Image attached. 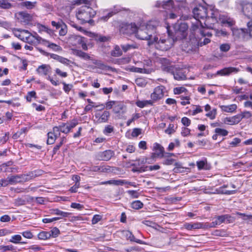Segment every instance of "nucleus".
<instances>
[{"label": "nucleus", "mask_w": 252, "mask_h": 252, "mask_svg": "<svg viewBox=\"0 0 252 252\" xmlns=\"http://www.w3.org/2000/svg\"><path fill=\"white\" fill-rule=\"evenodd\" d=\"M12 232L11 230L6 228L0 229V237L9 235L12 233Z\"/></svg>", "instance_id": "bf43d9fd"}, {"label": "nucleus", "mask_w": 252, "mask_h": 252, "mask_svg": "<svg viewBox=\"0 0 252 252\" xmlns=\"http://www.w3.org/2000/svg\"><path fill=\"white\" fill-rule=\"evenodd\" d=\"M220 21L222 25L231 28L233 27L236 23L235 21L233 18L225 15H220Z\"/></svg>", "instance_id": "aec40b11"}, {"label": "nucleus", "mask_w": 252, "mask_h": 252, "mask_svg": "<svg viewBox=\"0 0 252 252\" xmlns=\"http://www.w3.org/2000/svg\"><path fill=\"white\" fill-rule=\"evenodd\" d=\"M161 68L164 72L170 73L174 66L176 65H172L170 61L166 58H162L161 60Z\"/></svg>", "instance_id": "a211bd4d"}, {"label": "nucleus", "mask_w": 252, "mask_h": 252, "mask_svg": "<svg viewBox=\"0 0 252 252\" xmlns=\"http://www.w3.org/2000/svg\"><path fill=\"white\" fill-rule=\"evenodd\" d=\"M211 41L210 39L208 38L204 37L203 41H202L201 39H200L198 42V45L200 46H202L203 45H205L207 44L208 43H210Z\"/></svg>", "instance_id": "0e129e2a"}, {"label": "nucleus", "mask_w": 252, "mask_h": 252, "mask_svg": "<svg viewBox=\"0 0 252 252\" xmlns=\"http://www.w3.org/2000/svg\"><path fill=\"white\" fill-rule=\"evenodd\" d=\"M157 26L155 22H150L143 29L137 28L136 36L141 40H148L149 45L153 44L158 40V37L155 34Z\"/></svg>", "instance_id": "f257e3e1"}, {"label": "nucleus", "mask_w": 252, "mask_h": 252, "mask_svg": "<svg viewBox=\"0 0 252 252\" xmlns=\"http://www.w3.org/2000/svg\"><path fill=\"white\" fill-rule=\"evenodd\" d=\"M15 250L14 247L11 245L7 246H0V251L1 252H6L7 251H13Z\"/></svg>", "instance_id": "c03bdc74"}, {"label": "nucleus", "mask_w": 252, "mask_h": 252, "mask_svg": "<svg viewBox=\"0 0 252 252\" xmlns=\"http://www.w3.org/2000/svg\"><path fill=\"white\" fill-rule=\"evenodd\" d=\"M50 69V67L49 65L42 64L38 67L37 71L40 74L46 75L48 74Z\"/></svg>", "instance_id": "c85d7f7f"}, {"label": "nucleus", "mask_w": 252, "mask_h": 252, "mask_svg": "<svg viewBox=\"0 0 252 252\" xmlns=\"http://www.w3.org/2000/svg\"><path fill=\"white\" fill-rule=\"evenodd\" d=\"M200 222H194L193 223H190L188 222H185L184 225L183 227L185 229L188 230H191L193 229H199L200 226Z\"/></svg>", "instance_id": "c756f323"}, {"label": "nucleus", "mask_w": 252, "mask_h": 252, "mask_svg": "<svg viewBox=\"0 0 252 252\" xmlns=\"http://www.w3.org/2000/svg\"><path fill=\"white\" fill-rule=\"evenodd\" d=\"M96 14V12L91 7L84 5L81 6L76 13L77 18L82 24L88 23L92 24L94 20L92 19Z\"/></svg>", "instance_id": "f03ea898"}, {"label": "nucleus", "mask_w": 252, "mask_h": 252, "mask_svg": "<svg viewBox=\"0 0 252 252\" xmlns=\"http://www.w3.org/2000/svg\"><path fill=\"white\" fill-rule=\"evenodd\" d=\"M174 127V124H170L168 126V128L165 130V133L168 134H171L173 133L175 131Z\"/></svg>", "instance_id": "e2e57ef3"}, {"label": "nucleus", "mask_w": 252, "mask_h": 252, "mask_svg": "<svg viewBox=\"0 0 252 252\" xmlns=\"http://www.w3.org/2000/svg\"><path fill=\"white\" fill-rule=\"evenodd\" d=\"M173 1L172 0H168L167 1H157L156 6L157 7H162L164 9H170L173 7Z\"/></svg>", "instance_id": "a878e982"}, {"label": "nucleus", "mask_w": 252, "mask_h": 252, "mask_svg": "<svg viewBox=\"0 0 252 252\" xmlns=\"http://www.w3.org/2000/svg\"><path fill=\"white\" fill-rule=\"evenodd\" d=\"M186 91H187V89L183 87H176L173 90L174 94H180Z\"/></svg>", "instance_id": "de8ad7c7"}, {"label": "nucleus", "mask_w": 252, "mask_h": 252, "mask_svg": "<svg viewBox=\"0 0 252 252\" xmlns=\"http://www.w3.org/2000/svg\"><path fill=\"white\" fill-rule=\"evenodd\" d=\"M115 13H116V12H110L108 13L107 15H106L105 16H103L100 17L99 19L103 21H107L111 17L114 15Z\"/></svg>", "instance_id": "6e6d98bb"}, {"label": "nucleus", "mask_w": 252, "mask_h": 252, "mask_svg": "<svg viewBox=\"0 0 252 252\" xmlns=\"http://www.w3.org/2000/svg\"><path fill=\"white\" fill-rule=\"evenodd\" d=\"M140 250V248L138 246H132L126 249L125 251L126 252H133L134 251L139 252Z\"/></svg>", "instance_id": "69168bd1"}, {"label": "nucleus", "mask_w": 252, "mask_h": 252, "mask_svg": "<svg viewBox=\"0 0 252 252\" xmlns=\"http://www.w3.org/2000/svg\"><path fill=\"white\" fill-rule=\"evenodd\" d=\"M126 106L122 102L116 101L113 107V111L115 114H119L122 112L124 113L126 111Z\"/></svg>", "instance_id": "b1692460"}, {"label": "nucleus", "mask_w": 252, "mask_h": 252, "mask_svg": "<svg viewBox=\"0 0 252 252\" xmlns=\"http://www.w3.org/2000/svg\"><path fill=\"white\" fill-rule=\"evenodd\" d=\"M192 13L194 15V18L196 19H203L208 16L207 8L201 5L194 8L192 10Z\"/></svg>", "instance_id": "9d476101"}, {"label": "nucleus", "mask_w": 252, "mask_h": 252, "mask_svg": "<svg viewBox=\"0 0 252 252\" xmlns=\"http://www.w3.org/2000/svg\"><path fill=\"white\" fill-rule=\"evenodd\" d=\"M168 37L167 38H160L159 41H157L156 43V47L159 48L162 51H166L173 45L177 39H174L173 36L172 31L168 28H167Z\"/></svg>", "instance_id": "20e7f679"}, {"label": "nucleus", "mask_w": 252, "mask_h": 252, "mask_svg": "<svg viewBox=\"0 0 252 252\" xmlns=\"http://www.w3.org/2000/svg\"><path fill=\"white\" fill-rule=\"evenodd\" d=\"M137 31V27L135 25V23H131L127 24L125 23L123 24L120 29V32L121 33L130 35L133 33H136V31Z\"/></svg>", "instance_id": "6e6552de"}, {"label": "nucleus", "mask_w": 252, "mask_h": 252, "mask_svg": "<svg viewBox=\"0 0 252 252\" xmlns=\"http://www.w3.org/2000/svg\"><path fill=\"white\" fill-rule=\"evenodd\" d=\"M189 26L185 22L177 23L173 26V36L177 40L185 39L188 35Z\"/></svg>", "instance_id": "7ed1b4c3"}, {"label": "nucleus", "mask_w": 252, "mask_h": 252, "mask_svg": "<svg viewBox=\"0 0 252 252\" xmlns=\"http://www.w3.org/2000/svg\"><path fill=\"white\" fill-rule=\"evenodd\" d=\"M74 53L77 56L80 57L85 60H89L90 56L86 53L82 51L79 50H75L74 51Z\"/></svg>", "instance_id": "72a5a7b5"}, {"label": "nucleus", "mask_w": 252, "mask_h": 252, "mask_svg": "<svg viewBox=\"0 0 252 252\" xmlns=\"http://www.w3.org/2000/svg\"><path fill=\"white\" fill-rule=\"evenodd\" d=\"M102 216L99 215H94L92 220V224H94L97 223L102 219Z\"/></svg>", "instance_id": "052dcab7"}, {"label": "nucleus", "mask_w": 252, "mask_h": 252, "mask_svg": "<svg viewBox=\"0 0 252 252\" xmlns=\"http://www.w3.org/2000/svg\"><path fill=\"white\" fill-rule=\"evenodd\" d=\"M12 4L8 0H0V8L5 9H10L12 7Z\"/></svg>", "instance_id": "c9c22d12"}, {"label": "nucleus", "mask_w": 252, "mask_h": 252, "mask_svg": "<svg viewBox=\"0 0 252 252\" xmlns=\"http://www.w3.org/2000/svg\"><path fill=\"white\" fill-rule=\"evenodd\" d=\"M29 176V175H13L10 177H8L6 180L8 182V185H13L22 182V179H25L26 180H28Z\"/></svg>", "instance_id": "f3484780"}, {"label": "nucleus", "mask_w": 252, "mask_h": 252, "mask_svg": "<svg viewBox=\"0 0 252 252\" xmlns=\"http://www.w3.org/2000/svg\"><path fill=\"white\" fill-rule=\"evenodd\" d=\"M141 133V129L139 128H134L133 129L131 136L133 137H136Z\"/></svg>", "instance_id": "680f3d73"}, {"label": "nucleus", "mask_w": 252, "mask_h": 252, "mask_svg": "<svg viewBox=\"0 0 252 252\" xmlns=\"http://www.w3.org/2000/svg\"><path fill=\"white\" fill-rule=\"evenodd\" d=\"M190 120L187 117H184L182 118L181 122L183 125L188 126L190 124Z\"/></svg>", "instance_id": "774afa93"}, {"label": "nucleus", "mask_w": 252, "mask_h": 252, "mask_svg": "<svg viewBox=\"0 0 252 252\" xmlns=\"http://www.w3.org/2000/svg\"><path fill=\"white\" fill-rule=\"evenodd\" d=\"M111 55L113 57H118L122 55V51L118 45L115 46L114 49L111 51Z\"/></svg>", "instance_id": "f704fd0d"}, {"label": "nucleus", "mask_w": 252, "mask_h": 252, "mask_svg": "<svg viewBox=\"0 0 252 252\" xmlns=\"http://www.w3.org/2000/svg\"><path fill=\"white\" fill-rule=\"evenodd\" d=\"M94 116L95 118L97 119V123H104L108 122V119L110 116V113L108 111L105 110L102 114H101L100 112H96Z\"/></svg>", "instance_id": "dca6fc26"}, {"label": "nucleus", "mask_w": 252, "mask_h": 252, "mask_svg": "<svg viewBox=\"0 0 252 252\" xmlns=\"http://www.w3.org/2000/svg\"><path fill=\"white\" fill-rule=\"evenodd\" d=\"M175 167L173 169L175 173H182L184 171V168L182 166L181 163L176 162L174 163Z\"/></svg>", "instance_id": "a19ab883"}, {"label": "nucleus", "mask_w": 252, "mask_h": 252, "mask_svg": "<svg viewBox=\"0 0 252 252\" xmlns=\"http://www.w3.org/2000/svg\"><path fill=\"white\" fill-rule=\"evenodd\" d=\"M220 107L222 111L230 113L234 112L237 109V105L234 104L229 105H221Z\"/></svg>", "instance_id": "2f4dec72"}, {"label": "nucleus", "mask_w": 252, "mask_h": 252, "mask_svg": "<svg viewBox=\"0 0 252 252\" xmlns=\"http://www.w3.org/2000/svg\"><path fill=\"white\" fill-rule=\"evenodd\" d=\"M114 131V127L110 125H107L105 127L103 133L105 134L110 133Z\"/></svg>", "instance_id": "338daca9"}, {"label": "nucleus", "mask_w": 252, "mask_h": 252, "mask_svg": "<svg viewBox=\"0 0 252 252\" xmlns=\"http://www.w3.org/2000/svg\"><path fill=\"white\" fill-rule=\"evenodd\" d=\"M77 125V123L72 122L70 124H67L66 125L64 123V133H68L70 130L76 126Z\"/></svg>", "instance_id": "ea45409f"}, {"label": "nucleus", "mask_w": 252, "mask_h": 252, "mask_svg": "<svg viewBox=\"0 0 252 252\" xmlns=\"http://www.w3.org/2000/svg\"><path fill=\"white\" fill-rule=\"evenodd\" d=\"M38 238L40 240H46L50 238V234L49 231H43L38 234Z\"/></svg>", "instance_id": "58836bf2"}, {"label": "nucleus", "mask_w": 252, "mask_h": 252, "mask_svg": "<svg viewBox=\"0 0 252 252\" xmlns=\"http://www.w3.org/2000/svg\"><path fill=\"white\" fill-rule=\"evenodd\" d=\"M218 191L219 193L220 194H224L226 195H230L233 194L235 193V190H224L222 187L219 188V189L217 190Z\"/></svg>", "instance_id": "49530a36"}, {"label": "nucleus", "mask_w": 252, "mask_h": 252, "mask_svg": "<svg viewBox=\"0 0 252 252\" xmlns=\"http://www.w3.org/2000/svg\"><path fill=\"white\" fill-rule=\"evenodd\" d=\"M94 171H97L100 172H111V166L109 165H100V166H95L94 167Z\"/></svg>", "instance_id": "cd10ccee"}, {"label": "nucleus", "mask_w": 252, "mask_h": 252, "mask_svg": "<svg viewBox=\"0 0 252 252\" xmlns=\"http://www.w3.org/2000/svg\"><path fill=\"white\" fill-rule=\"evenodd\" d=\"M124 233L126 240H129L131 242H135L140 244H145V242L142 240L135 238L131 231L129 230H126L124 231Z\"/></svg>", "instance_id": "393cba45"}, {"label": "nucleus", "mask_w": 252, "mask_h": 252, "mask_svg": "<svg viewBox=\"0 0 252 252\" xmlns=\"http://www.w3.org/2000/svg\"><path fill=\"white\" fill-rule=\"evenodd\" d=\"M0 26L8 30L12 29V24L11 23L6 21L0 20Z\"/></svg>", "instance_id": "37998d69"}, {"label": "nucleus", "mask_w": 252, "mask_h": 252, "mask_svg": "<svg viewBox=\"0 0 252 252\" xmlns=\"http://www.w3.org/2000/svg\"><path fill=\"white\" fill-rule=\"evenodd\" d=\"M26 204V200L22 198H18L14 200V204L16 206L24 205Z\"/></svg>", "instance_id": "8fccbe9b"}, {"label": "nucleus", "mask_w": 252, "mask_h": 252, "mask_svg": "<svg viewBox=\"0 0 252 252\" xmlns=\"http://www.w3.org/2000/svg\"><path fill=\"white\" fill-rule=\"evenodd\" d=\"M232 35L235 40H245L248 35H250V29L238 28L237 27L231 28Z\"/></svg>", "instance_id": "423d86ee"}, {"label": "nucleus", "mask_w": 252, "mask_h": 252, "mask_svg": "<svg viewBox=\"0 0 252 252\" xmlns=\"http://www.w3.org/2000/svg\"><path fill=\"white\" fill-rule=\"evenodd\" d=\"M50 234V237L55 238L57 237L60 233V231L58 228L54 227L52 230L49 231Z\"/></svg>", "instance_id": "864d4df0"}, {"label": "nucleus", "mask_w": 252, "mask_h": 252, "mask_svg": "<svg viewBox=\"0 0 252 252\" xmlns=\"http://www.w3.org/2000/svg\"><path fill=\"white\" fill-rule=\"evenodd\" d=\"M242 120V117L237 114L233 117H226L224 119V123L232 125L238 124Z\"/></svg>", "instance_id": "4be33fe9"}, {"label": "nucleus", "mask_w": 252, "mask_h": 252, "mask_svg": "<svg viewBox=\"0 0 252 252\" xmlns=\"http://www.w3.org/2000/svg\"><path fill=\"white\" fill-rule=\"evenodd\" d=\"M140 117V114L135 113L133 115L131 119L128 120L126 122V126H129L131 123L135 120L139 119Z\"/></svg>", "instance_id": "5fc2aeb1"}, {"label": "nucleus", "mask_w": 252, "mask_h": 252, "mask_svg": "<svg viewBox=\"0 0 252 252\" xmlns=\"http://www.w3.org/2000/svg\"><path fill=\"white\" fill-rule=\"evenodd\" d=\"M239 4L243 15L252 20V2L247 0H241Z\"/></svg>", "instance_id": "0eeeda50"}, {"label": "nucleus", "mask_w": 252, "mask_h": 252, "mask_svg": "<svg viewBox=\"0 0 252 252\" xmlns=\"http://www.w3.org/2000/svg\"><path fill=\"white\" fill-rule=\"evenodd\" d=\"M93 63L96 66V67H97L100 69L103 70L113 71V70H114V69L112 67L103 63L100 61L94 60L93 62Z\"/></svg>", "instance_id": "bb28decb"}, {"label": "nucleus", "mask_w": 252, "mask_h": 252, "mask_svg": "<svg viewBox=\"0 0 252 252\" xmlns=\"http://www.w3.org/2000/svg\"><path fill=\"white\" fill-rule=\"evenodd\" d=\"M36 3V1L31 2L30 1H26L23 2L22 5L26 7L27 9H31L35 6Z\"/></svg>", "instance_id": "79ce46f5"}, {"label": "nucleus", "mask_w": 252, "mask_h": 252, "mask_svg": "<svg viewBox=\"0 0 252 252\" xmlns=\"http://www.w3.org/2000/svg\"><path fill=\"white\" fill-rule=\"evenodd\" d=\"M17 19L24 25H28L32 20V16L26 11L19 12L16 14Z\"/></svg>", "instance_id": "ddd939ff"}, {"label": "nucleus", "mask_w": 252, "mask_h": 252, "mask_svg": "<svg viewBox=\"0 0 252 252\" xmlns=\"http://www.w3.org/2000/svg\"><path fill=\"white\" fill-rule=\"evenodd\" d=\"M32 97H36V93L34 91H31L28 93L26 99L28 101L31 102Z\"/></svg>", "instance_id": "4d7b16f0"}, {"label": "nucleus", "mask_w": 252, "mask_h": 252, "mask_svg": "<svg viewBox=\"0 0 252 252\" xmlns=\"http://www.w3.org/2000/svg\"><path fill=\"white\" fill-rule=\"evenodd\" d=\"M87 38L77 35H72L67 39L66 43L69 46L82 48L84 50H88L87 45Z\"/></svg>", "instance_id": "39448f33"}, {"label": "nucleus", "mask_w": 252, "mask_h": 252, "mask_svg": "<svg viewBox=\"0 0 252 252\" xmlns=\"http://www.w3.org/2000/svg\"><path fill=\"white\" fill-rule=\"evenodd\" d=\"M207 163L206 160H200L197 161L196 165L197 166L198 169L199 170H201L205 168V166Z\"/></svg>", "instance_id": "13d9d810"}, {"label": "nucleus", "mask_w": 252, "mask_h": 252, "mask_svg": "<svg viewBox=\"0 0 252 252\" xmlns=\"http://www.w3.org/2000/svg\"><path fill=\"white\" fill-rule=\"evenodd\" d=\"M153 150L155 151V153H153L152 157L153 158L156 157L162 158L164 157V149L159 144L155 143L154 145Z\"/></svg>", "instance_id": "412c9836"}, {"label": "nucleus", "mask_w": 252, "mask_h": 252, "mask_svg": "<svg viewBox=\"0 0 252 252\" xmlns=\"http://www.w3.org/2000/svg\"><path fill=\"white\" fill-rule=\"evenodd\" d=\"M218 220L219 224L220 225L222 223L227 222L230 223L232 222L233 217L230 215L225 214L220 216H217L215 217Z\"/></svg>", "instance_id": "5701e85b"}, {"label": "nucleus", "mask_w": 252, "mask_h": 252, "mask_svg": "<svg viewBox=\"0 0 252 252\" xmlns=\"http://www.w3.org/2000/svg\"><path fill=\"white\" fill-rule=\"evenodd\" d=\"M115 155L114 151L108 150L103 152H99L95 155V158L97 160L108 161Z\"/></svg>", "instance_id": "f8f14e48"}, {"label": "nucleus", "mask_w": 252, "mask_h": 252, "mask_svg": "<svg viewBox=\"0 0 252 252\" xmlns=\"http://www.w3.org/2000/svg\"><path fill=\"white\" fill-rule=\"evenodd\" d=\"M170 73L173 75L174 78L176 80H184L187 79L185 71L178 65L174 66Z\"/></svg>", "instance_id": "1a4fd4ad"}, {"label": "nucleus", "mask_w": 252, "mask_h": 252, "mask_svg": "<svg viewBox=\"0 0 252 252\" xmlns=\"http://www.w3.org/2000/svg\"><path fill=\"white\" fill-rule=\"evenodd\" d=\"M163 89L164 87L163 86L156 87L151 94V99L155 102L161 99L164 96Z\"/></svg>", "instance_id": "4468645a"}, {"label": "nucleus", "mask_w": 252, "mask_h": 252, "mask_svg": "<svg viewBox=\"0 0 252 252\" xmlns=\"http://www.w3.org/2000/svg\"><path fill=\"white\" fill-rule=\"evenodd\" d=\"M121 48H122L123 50L125 52H126L127 51L129 50L130 49H134L135 48V45L133 44H124L121 45Z\"/></svg>", "instance_id": "603ef678"}, {"label": "nucleus", "mask_w": 252, "mask_h": 252, "mask_svg": "<svg viewBox=\"0 0 252 252\" xmlns=\"http://www.w3.org/2000/svg\"><path fill=\"white\" fill-rule=\"evenodd\" d=\"M127 192L133 198H137L140 196V193L137 190H129Z\"/></svg>", "instance_id": "3c124183"}, {"label": "nucleus", "mask_w": 252, "mask_h": 252, "mask_svg": "<svg viewBox=\"0 0 252 252\" xmlns=\"http://www.w3.org/2000/svg\"><path fill=\"white\" fill-rule=\"evenodd\" d=\"M212 235L216 236L225 237L227 235V233L224 229H217L212 232Z\"/></svg>", "instance_id": "4c0bfd02"}, {"label": "nucleus", "mask_w": 252, "mask_h": 252, "mask_svg": "<svg viewBox=\"0 0 252 252\" xmlns=\"http://www.w3.org/2000/svg\"><path fill=\"white\" fill-rule=\"evenodd\" d=\"M22 236L19 234H16L11 236L9 240V242L14 244H25L27 243L26 242L22 241Z\"/></svg>", "instance_id": "7c9ffc66"}, {"label": "nucleus", "mask_w": 252, "mask_h": 252, "mask_svg": "<svg viewBox=\"0 0 252 252\" xmlns=\"http://www.w3.org/2000/svg\"><path fill=\"white\" fill-rule=\"evenodd\" d=\"M215 132L216 133L219 134V135L225 136L227 135L228 132L227 130L224 129L220 128H216L215 129Z\"/></svg>", "instance_id": "a18cd8bd"}, {"label": "nucleus", "mask_w": 252, "mask_h": 252, "mask_svg": "<svg viewBox=\"0 0 252 252\" xmlns=\"http://www.w3.org/2000/svg\"><path fill=\"white\" fill-rule=\"evenodd\" d=\"M101 185L109 184V185H116V186H120V185L122 186V185H124V180H109V181H105V182H101Z\"/></svg>", "instance_id": "473e14b6"}, {"label": "nucleus", "mask_w": 252, "mask_h": 252, "mask_svg": "<svg viewBox=\"0 0 252 252\" xmlns=\"http://www.w3.org/2000/svg\"><path fill=\"white\" fill-rule=\"evenodd\" d=\"M239 71V68L235 67L230 66L224 67L222 69L218 70L216 72V75H219L220 76H229L232 73L236 74Z\"/></svg>", "instance_id": "2eb2a0df"}, {"label": "nucleus", "mask_w": 252, "mask_h": 252, "mask_svg": "<svg viewBox=\"0 0 252 252\" xmlns=\"http://www.w3.org/2000/svg\"><path fill=\"white\" fill-rule=\"evenodd\" d=\"M35 34L36 35H33L30 34L28 36L25 37L24 41L31 45H36L39 43L42 38L37 33Z\"/></svg>", "instance_id": "6ab92c4d"}, {"label": "nucleus", "mask_w": 252, "mask_h": 252, "mask_svg": "<svg viewBox=\"0 0 252 252\" xmlns=\"http://www.w3.org/2000/svg\"><path fill=\"white\" fill-rule=\"evenodd\" d=\"M61 131H62L61 126L54 127L53 128V131L49 132L47 134V144H53L56 138L60 135Z\"/></svg>", "instance_id": "9b49d317"}, {"label": "nucleus", "mask_w": 252, "mask_h": 252, "mask_svg": "<svg viewBox=\"0 0 252 252\" xmlns=\"http://www.w3.org/2000/svg\"><path fill=\"white\" fill-rule=\"evenodd\" d=\"M143 203L140 200H135L131 204V207L135 210L140 209L143 207Z\"/></svg>", "instance_id": "e433bc0d"}, {"label": "nucleus", "mask_w": 252, "mask_h": 252, "mask_svg": "<svg viewBox=\"0 0 252 252\" xmlns=\"http://www.w3.org/2000/svg\"><path fill=\"white\" fill-rule=\"evenodd\" d=\"M220 50L221 52H226L230 49V45L229 43H223L220 46Z\"/></svg>", "instance_id": "09e8293b"}]
</instances>
